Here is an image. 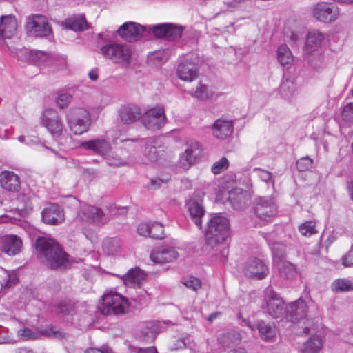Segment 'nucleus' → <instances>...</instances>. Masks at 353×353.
<instances>
[{
    "label": "nucleus",
    "instance_id": "44",
    "mask_svg": "<svg viewBox=\"0 0 353 353\" xmlns=\"http://www.w3.org/2000/svg\"><path fill=\"white\" fill-rule=\"evenodd\" d=\"M48 58V54L43 51L31 50L29 53V59L38 65L45 63Z\"/></svg>",
    "mask_w": 353,
    "mask_h": 353
},
{
    "label": "nucleus",
    "instance_id": "17",
    "mask_svg": "<svg viewBox=\"0 0 353 353\" xmlns=\"http://www.w3.org/2000/svg\"><path fill=\"white\" fill-rule=\"evenodd\" d=\"M146 27L139 23L128 21L124 23L117 30L118 34L128 42L135 41L143 36Z\"/></svg>",
    "mask_w": 353,
    "mask_h": 353
},
{
    "label": "nucleus",
    "instance_id": "38",
    "mask_svg": "<svg viewBox=\"0 0 353 353\" xmlns=\"http://www.w3.org/2000/svg\"><path fill=\"white\" fill-rule=\"evenodd\" d=\"M277 59L282 65H290L292 63L293 56L287 45L282 44L278 48Z\"/></svg>",
    "mask_w": 353,
    "mask_h": 353
},
{
    "label": "nucleus",
    "instance_id": "32",
    "mask_svg": "<svg viewBox=\"0 0 353 353\" xmlns=\"http://www.w3.org/2000/svg\"><path fill=\"white\" fill-rule=\"evenodd\" d=\"M324 38L323 34L317 30L309 32L306 37L305 51L307 53H312L318 50L321 47Z\"/></svg>",
    "mask_w": 353,
    "mask_h": 353
},
{
    "label": "nucleus",
    "instance_id": "7",
    "mask_svg": "<svg viewBox=\"0 0 353 353\" xmlns=\"http://www.w3.org/2000/svg\"><path fill=\"white\" fill-rule=\"evenodd\" d=\"M254 213L261 220L270 221L277 213V205L271 196H259L256 199Z\"/></svg>",
    "mask_w": 353,
    "mask_h": 353
},
{
    "label": "nucleus",
    "instance_id": "62",
    "mask_svg": "<svg viewBox=\"0 0 353 353\" xmlns=\"http://www.w3.org/2000/svg\"><path fill=\"white\" fill-rule=\"evenodd\" d=\"M89 78L92 81H96L98 79V70L97 69H92L88 73Z\"/></svg>",
    "mask_w": 353,
    "mask_h": 353
},
{
    "label": "nucleus",
    "instance_id": "55",
    "mask_svg": "<svg viewBox=\"0 0 353 353\" xmlns=\"http://www.w3.org/2000/svg\"><path fill=\"white\" fill-rule=\"evenodd\" d=\"M71 99L72 96L70 94L61 93L57 97L56 102L60 108H64L68 105Z\"/></svg>",
    "mask_w": 353,
    "mask_h": 353
},
{
    "label": "nucleus",
    "instance_id": "42",
    "mask_svg": "<svg viewBox=\"0 0 353 353\" xmlns=\"http://www.w3.org/2000/svg\"><path fill=\"white\" fill-rule=\"evenodd\" d=\"M39 334L42 336L52 339H63L65 336L64 332L55 327H48L41 329L39 331Z\"/></svg>",
    "mask_w": 353,
    "mask_h": 353
},
{
    "label": "nucleus",
    "instance_id": "5",
    "mask_svg": "<svg viewBox=\"0 0 353 353\" xmlns=\"http://www.w3.org/2000/svg\"><path fill=\"white\" fill-rule=\"evenodd\" d=\"M66 120L70 130L77 135L88 132L91 123L90 113L80 108L70 109L66 115Z\"/></svg>",
    "mask_w": 353,
    "mask_h": 353
},
{
    "label": "nucleus",
    "instance_id": "34",
    "mask_svg": "<svg viewBox=\"0 0 353 353\" xmlns=\"http://www.w3.org/2000/svg\"><path fill=\"white\" fill-rule=\"evenodd\" d=\"M296 90V88L292 79L289 78L283 79L279 87V93L283 98L285 99H290Z\"/></svg>",
    "mask_w": 353,
    "mask_h": 353
},
{
    "label": "nucleus",
    "instance_id": "22",
    "mask_svg": "<svg viewBox=\"0 0 353 353\" xmlns=\"http://www.w3.org/2000/svg\"><path fill=\"white\" fill-rule=\"evenodd\" d=\"M234 124L231 119L221 117L216 119L212 126L213 135L219 139H225L233 132Z\"/></svg>",
    "mask_w": 353,
    "mask_h": 353
},
{
    "label": "nucleus",
    "instance_id": "59",
    "mask_svg": "<svg viewBox=\"0 0 353 353\" xmlns=\"http://www.w3.org/2000/svg\"><path fill=\"white\" fill-rule=\"evenodd\" d=\"M168 179H162L160 178H156V179H150V183L148 185V187L150 189L156 190L160 188L161 184L162 183H168Z\"/></svg>",
    "mask_w": 353,
    "mask_h": 353
},
{
    "label": "nucleus",
    "instance_id": "24",
    "mask_svg": "<svg viewBox=\"0 0 353 353\" xmlns=\"http://www.w3.org/2000/svg\"><path fill=\"white\" fill-rule=\"evenodd\" d=\"M285 312L290 321L296 322L307 316V306L302 299H299L286 307Z\"/></svg>",
    "mask_w": 353,
    "mask_h": 353
},
{
    "label": "nucleus",
    "instance_id": "30",
    "mask_svg": "<svg viewBox=\"0 0 353 353\" xmlns=\"http://www.w3.org/2000/svg\"><path fill=\"white\" fill-rule=\"evenodd\" d=\"M141 109L136 105H125L119 110L120 119L125 124H130L135 122L141 117Z\"/></svg>",
    "mask_w": 353,
    "mask_h": 353
},
{
    "label": "nucleus",
    "instance_id": "16",
    "mask_svg": "<svg viewBox=\"0 0 353 353\" xmlns=\"http://www.w3.org/2000/svg\"><path fill=\"white\" fill-rule=\"evenodd\" d=\"M283 232L280 230H276L272 232L265 233L264 238L267 241L269 246L271 248L272 254L274 257L281 259L284 257L285 254V248L287 244H291L290 241L285 239L283 241H279L283 239Z\"/></svg>",
    "mask_w": 353,
    "mask_h": 353
},
{
    "label": "nucleus",
    "instance_id": "18",
    "mask_svg": "<svg viewBox=\"0 0 353 353\" xmlns=\"http://www.w3.org/2000/svg\"><path fill=\"white\" fill-rule=\"evenodd\" d=\"M201 153V146L198 142L188 143L183 153L180 155L179 166L185 170L194 165Z\"/></svg>",
    "mask_w": 353,
    "mask_h": 353
},
{
    "label": "nucleus",
    "instance_id": "4",
    "mask_svg": "<svg viewBox=\"0 0 353 353\" xmlns=\"http://www.w3.org/2000/svg\"><path fill=\"white\" fill-rule=\"evenodd\" d=\"M128 307L125 297L111 291L103 294L99 310L103 315L123 314L127 312Z\"/></svg>",
    "mask_w": 353,
    "mask_h": 353
},
{
    "label": "nucleus",
    "instance_id": "25",
    "mask_svg": "<svg viewBox=\"0 0 353 353\" xmlns=\"http://www.w3.org/2000/svg\"><path fill=\"white\" fill-rule=\"evenodd\" d=\"M17 21L13 14L2 15L0 17V38L10 39L17 32Z\"/></svg>",
    "mask_w": 353,
    "mask_h": 353
},
{
    "label": "nucleus",
    "instance_id": "2",
    "mask_svg": "<svg viewBox=\"0 0 353 353\" xmlns=\"http://www.w3.org/2000/svg\"><path fill=\"white\" fill-rule=\"evenodd\" d=\"M229 222L228 219L216 214L208 223L205 230V241L208 245L214 247L222 243L229 236Z\"/></svg>",
    "mask_w": 353,
    "mask_h": 353
},
{
    "label": "nucleus",
    "instance_id": "31",
    "mask_svg": "<svg viewBox=\"0 0 353 353\" xmlns=\"http://www.w3.org/2000/svg\"><path fill=\"white\" fill-rule=\"evenodd\" d=\"M145 277L144 272L138 268H132L126 274L120 276L125 285L134 288L139 286Z\"/></svg>",
    "mask_w": 353,
    "mask_h": 353
},
{
    "label": "nucleus",
    "instance_id": "28",
    "mask_svg": "<svg viewBox=\"0 0 353 353\" xmlns=\"http://www.w3.org/2000/svg\"><path fill=\"white\" fill-rule=\"evenodd\" d=\"M190 219L194 224L201 229L202 228L201 218L205 214V210L202 205L201 201L190 199L186 203Z\"/></svg>",
    "mask_w": 353,
    "mask_h": 353
},
{
    "label": "nucleus",
    "instance_id": "56",
    "mask_svg": "<svg viewBox=\"0 0 353 353\" xmlns=\"http://www.w3.org/2000/svg\"><path fill=\"white\" fill-rule=\"evenodd\" d=\"M150 223H140L137 227V232L139 235L147 237H150Z\"/></svg>",
    "mask_w": 353,
    "mask_h": 353
},
{
    "label": "nucleus",
    "instance_id": "20",
    "mask_svg": "<svg viewBox=\"0 0 353 353\" xmlns=\"http://www.w3.org/2000/svg\"><path fill=\"white\" fill-rule=\"evenodd\" d=\"M250 194L241 188H234L228 192V201L234 209L243 210L250 205Z\"/></svg>",
    "mask_w": 353,
    "mask_h": 353
},
{
    "label": "nucleus",
    "instance_id": "39",
    "mask_svg": "<svg viewBox=\"0 0 353 353\" xmlns=\"http://www.w3.org/2000/svg\"><path fill=\"white\" fill-rule=\"evenodd\" d=\"M322 342L319 336L310 337L303 345V353H316L321 347Z\"/></svg>",
    "mask_w": 353,
    "mask_h": 353
},
{
    "label": "nucleus",
    "instance_id": "35",
    "mask_svg": "<svg viewBox=\"0 0 353 353\" xmlns=\"http://www.w3.org/2000/svg\"><path fill=\"white\" fill-rule=\"evenodd\" d=\"M121 241L119 238H109L103 241V250L109 255L114 254L121 250Z\"/></svg>",
    "mask_w": 353,
    "mask_h": 353
},
{
    "label": "nucleus",
    "instance_id": "15",
    "mask_svg": "<svg viewBox=\"0 0 353 353\" xmlns=\"http://www.w3.org/2000/svg\"><path fill=\"white\" fill-rule=\"evenodd\" d=\"M243 271L248 277L262 279L268 275L269 269L267 264L261 259L250 257L245 262Z\"/></svg>",
    "mask_w": 353,
    "mask_h": 353
},
{
    "label": "nucleus",
    "instance_id": "33",
    "mask_svg": "<svg viewBox=\"0 0 353 353\" xmlns=\"http://www.w3.org/2000/svg\"><path fill=\"white\" fill-rule=\"evenodd\" d=\"M257 329L261 334V339L265 341H271L276 333V330L274 326L263 321L258 322Z\"/></svg>",
    "mask_w": 353,
    "mask_h": 353
},
{
    "label": "nucleus",
    "instance_id": "37",
    "mask_svg": "<svg viewBox=\"0 0 353 353\" xmlns=\"http://www.w3.org/2000/svg\"><path fill=\"white\" fill-rule=\"evenodd\" d=\"M331 288L335 292L353 291V281L346 278L338 279L332 283Z\"/></svg>",
    "mask_w": 353,
    "mask_h": 353
},
{
    "label": "nucleus",
    "instance_id": "57",
    "mask_svg": "<svg viewBox=\"0 0 353 353\" xmlns=\"http://www.w3.org/2000/svg\"><path fill=\"white\" fill-rule=\"evenodd\" d=\"M85 353H112V351L108 345H103L100 348H88L85 350Z\"/></svg>",
    "mask_w": 353,
    "mask_h": 353
},
{
    "label": "nucleus",
    "instance_id": "61",
    "mask_svg": "<svg viewBox=\"0 0 353 353\" xmlns=\"http://www.w3.org/2000/svg\"><path fill=\"white\" fill-rule=\"evenodd\" d=\"M230 336L231 334L229 333L223 334L222 336L218 338L219 342L225 347H229L230 345L226 342V340L230 339Z\"/></svg>",
    "mask_w": 353,
    "mask_h": 353
},
{
    "label": "nucleus",
    "instance_id": "53",
    "mask_svg": "<svg viewBox=\"0 0 353 353\" xmlns=\"http://www.w3.org/2000/svg\"><path fill=\"white\" fill-rule=\"evenodd\" d=\"M253 170L254 172H258V176L262 181L266 183H272V184H274V180L272 179L271 172L259 168H254Z\"/></svg>",
    "mask_w": 353,
    "mask_h": 353
},
{
    "label": "nucleus",
    "instance_id": "45",
    "mask_svg": "<svg viewBox=\"0 0 353 353\" xmlns=\"http://www.w3.org/2000/svg\"><path fill=\"white\" fill-rule=\"evenodd\" d=\"M150 237L155 239L164 238L163 225L158 222L150 223Z\"/></svg>",
    "mask_w": 353,
    "mask_h": 353
},
{
    "label": "nucleus",
    "instance_id": "11",
    "mask_svg": "<svg viewBox=\"0 0 353 353\" xmlns=\"http://www.w3.org/2000/svg\"><path fill=\"white\" fill-rule=\"evenodd\" d=\"M266 301L265 312L273 318L281 316L285 312L286 308L283 300L276 294L272 287H268L265 290Z\"/></svg>",
    "mask_w": 353,
    "mask_h": 353
},
{
    "label": "nucleus",
    "instance_id": "60",
    "mask_svg": "<svg viewBox=\"0 0 353 353\" xmlns=\"http://www.w3.org/2000/svg\"><path fill=\"white\" fill-rule=\"evenodd\" d=\"M137 353H158L156 347H139L137 349Z\"/></svg>",
    "mask_w": 353,
    "mask_h": 353
},
{
    "label": "nucleus",
    "instance_id": "49",
    "mask_svg": "<svg viewBox=\"0 0 353 353\" xmlns=\"http://www.w3.org/2000/svg\"><path fill=\"white\" fill-rule=\"evenodd\" d=\"M160 332V327L158 323H149L146 327L145 331L143 332L145 336L151 339H154L155 336Z\"/></svg>",
    "mask_w": 353,
    "mask_h": 353
},
{
    "label": "nucleus",
    "instance_id": "23",
    "mask_svg": "<svg viewBox=\"0 0 353 353\" xmlns=\"http://www.w3.org/2000/svg\"><path fill=\"white\" fill-rule=\"evenodd\" d=\"M120 141L121 143H129L128 145H130L131 143H137L139 146L143 147V152L150 161H155L157 158V151L154 145V139L152 137L140 140L132 139H121Z\"/></svg>",
    "mask_w": 353,
    "mask_h": 353
},
{
    "label": "nucleus",
    "instance_id": "6",
    "mask_svg": "<svg viewBox=\"0 0 353 353\" xmlns=\"http://www.w3.org/2000/svg\"><path fill=\"white\" fill-rule=\"evenodd\" d=\"M102 54L115 63L128 65L130 63L131 50L124 44L110 43L101 48Z\"/></svg>",
    "mask_w": 353,
    "mask_h": 353
},
{
    "label": "nucleus",
    "instance_id": "58",
    "mask_svg": "<svg viewBox=\"0 0 353 353\" xmlns=\"http://www.w3.org/2000/svg\"><path fill=\"white\" fill-rule=\"evenodd\" d=\"M343 265L345 267H353V250L351 249L342 258Z\"/></svg>",
    "mask_w": 353,
    "mask_h": 353
},
{
    "label": "nucleus",
    "instance_id": "9",
    "mask_svg": "<svg viewBox=\"0 0 353 353\" xmlns=\"http://www.w3.org/2000/svg\"><path fill=\"white\" fill-rule=\"evenodd\" d=\"M141 123L148 130L156 131L161 129L166 123V116L163 108H151L143 113Z\"/></svg>",
    "mask_w": 353,
    "mask_h": 353
},
{
    "label": "nucleus",
    "instance_id": "26",
    "mask_svg": "<svg viewBox=\"0 0 353 353\" xmlns=\"http://www.w3.org/2000/svg\"><path fill=\"white\" fill-rule=\"evenodd\" d=\"M22 240L17 235H6L1 238V250L10 256H14L21 252Z\"/></svg>",
    "mask_w": 353,
    "mask_h": 353
},
{
    "label": "nucleus",
    "instance_id": "8",
    "mask_svg": "<svg viewBox=\"0 0 353 353\" xmlns=\"http://www.w3.org/2000/svg\"><path fill=\"white\" fill-rule=\"evenodd\" d=\"M41 123L53 137H59L62 134L63 124L57 110L52 108L44 110Z\"/></svg>",
    "mask_w": 353,
    "mask_h": 353
},
{
    "label": "nucleus",
    "instance_id": "54",
    "mask_svg": "<svg viewBox=\"0 0 353 353\" xmlns=\"http://www.w3.org/2000/svg\"><path fill=\"white\" fill-rule=\"evenodd\" d=\"M342 118L344 121L347 122L353 121V103H348L343 107Z\"/></svg>",
    "mask_w": 353,
    "mask_h": 353
},
{
    "label": "nucleus",
    "instance_id": "51",
    "mask_svg": "<svg viewBox=\"0 0 353 353\" xmlns=\"http://www.w3.org/2000/svg\"><path fill=\"white\" fill-rule=\"evenodd\" d=\"M38 333H35L30 328L24 327L19 329L17 335L23 340L36 339L38 337Z\"/></svg>",
    "mask_w": 353,
    "mask_h": 353
},
{
    "label": "nucleus",
    "instance_id": "27",
    "mask_svg": "<svg viewBox=\"0 0 353 353\" xmlns=\"http://www.w3.org/2000/svg\"><path fill=\"white\" fill-rule=\"evenodd\" d=\"M19 176L12 171H3L0 173V185L9 192H17L20 188Z\"/></svg>",
    "mask_w": 353,
    "mask_h": 353
},
{
    "label": "nucleus",
    "instance_id": "36",
    "mask_svg": "<svg viewBox=\"0 0 353 353\" xmlns=\"http://www.w3.org/2000/svg\"><path fill=\"white\" fill-rule=\"evenodd\" d=\"M279 272L280 276L287 279H292L296 276V269L294 264L288 261H281L279 264Z\"/></svg>",
    "mask_w": 353,
    "mask_h": 353
},
{
    "label": "nucleus",
    "instance_id": "13",
    "mask_svg": "<svg viewBox=\"0 0 353 353\" xmlns=\"http://www.w3.org/2000/svg\"><path fill=\"white\" fill-rule=\"evenodd\" d=\"M199 58L195 54L188 55L178 65L177 74L180 79L192 81L198 77Z\"/></svg>",
    "mask_w": 353,
    "mask_h": 353
},
{
    "label": "nucleus",
    "instance_id": "64",
    "mask_svg": "<svg viewBox=\"0 0 353 353\" xmlns=\"http://www.w3.org/2000/svg\"><path fill=\"white\" fill-rule=\"evenodd\" d=\"M228 353H248L246 350L243 347H237L229 351Z\"/></svg>",
    "mask_w": 353,
    "mask_h": 353
},
{
    "label": "nucleus",
    "instance_id": "29",
    "mask_svg": "<svg viewBox=\"0 0 353 353\" xmlns=\"http://www.w3.org/2000/svg\"><path fill=\"white\" fill-rule=\"evenodd\" d=\"M81 146L100 155H106L111 150V145L103 139H96L82 143Z\"/></svg>",
    "mask_w": 353,
    "mask_h": 353
},
{
    "label": "nucleus",
    "instance_id": "10",
    "mask_svg": "<svg viewBox=\"0 0 353 353\" xmlns=\"http://www.w3.org/2000/svg\"><path fill=\"white\" fill-rule=\"evenodd\" d=\"M148 28L156 38L165 39L168 41L177 40L183 32L182 26L170 23L150 26Z\"/></svg>",
    "mask_w": 353,
    "mask_h": 353
},
{
    "label": "nucleus",
    "instance_id": "1",
    "mask_svg": "<svg viewBox=\"0 0 353 353\" xmlns=\"http://www.w3.org/2000/svg\"><path fill=\"white\" fill-rule=\"evenodd\" d=\"M39 257L51 269H57L68 261V255L52 238L39 236L35 243Z\"/></svg>",
    "mask_w": 353,
    "mask_h": 353
},
{
    "label": "nucleus",
    "instance_id": "47",
    "mask_svg": "<svg viewBox=\"0 0 353 353\" xmlns=\"http://www.w3.org/2000/svg\"><path fill=\"white\" fill-rule=\"evenodd\" d=\"M229 166V161L225 157H222L219 161L213 163L211 171L214 174H218L225 170Z\"/></svg>",
    "mask_w": 353,
    "mask_h": 353
},
{
    "label": "nucleus",
    "instance_id": "63",
    "mask_svg": "<svg viewBox=\"0 0 353 353\" xmlns=\"http://www.w3.org/2000/svg\"><path fill=\"white\" fill-rule=\"evenodd\" d=\"M347 190L350 194V198L353 201V181H351L347 183Z\"/></svg>",
    "mask_w": 353,
    "mask_h": 353
},
{
    "label": "nucleus",
    "instance_id": "3",
    "mask_svg": "<svg viewBox=\"0 0 353 353\" xmlns=\"http://www.w3.org/2000/svg\"><path fill=\"white\" fill-rule=\"evenodd\" d=\"M24 30L30 37L48 38L52 32L46 17L39 14H32L25 18Z\"/></svg>",
    "mask_w": 353,
    "mask_h": 353
},
{
    "label": "nucleus",
    "instance_id": "50",
    "mask_svg": "<svg viewBox=\"0 0 353 353\" xmlns=\"http://www.w3.org/2000/svg\"><path fill=\"white\" fill-rule=\"evenodd\" d=\"M312 163L313 160L309 157H303L296 161V168L299 171L303 172L311 168Z\"/></svg>",
    "mask_w": 353,
    "mask_h": 353
},
{
    "label": "nucleus",
    "instance_id": "21",
    "mask_svg": "<svg viewBox=\"0 0 353 353\" xmlns=\"http://www.w3.org/2000/svg\"><path fill=\"white\" fill-rule=\"evenodd\" d=\"M179 257L177 250L172 247H159L152 250L150 258L155 263H170Z\"/></svg>",
    "mask_w": 353,
    "mask_h": 353
},
{
    "label": "nucleus",
    "instance_id": "52",
    "mask_svg": "<svg viewBox=\"0 0 353 353\" xmlns=\"http://www.w3.org/2000/svg\"><path fill=\"white\" fill-rule=\"evenodd\" d=\"M210 92L206 85L200 83L194 92V96L198 99H205L210 96Z\"/></svg>",
    "mask_w": 353,
    "mask_h": 353
},
{
    "label": "nucleus",
    "instance_id": "48",
    "mask_svg": "<svg viewBox=\"0 0 353 353\" xmlns=\"http://www.w3.org/2000/svg\"><path fill=\"white\" fill-rule=\"evenodd\" d=\"M182 283L188 288L191 289L192 290L195 292H196L197 290L201 288V281L199 279L194 276L183 278L182 280Z\"/></svg>",
    "mask_w": 353,
    "mask_h": 353
},
{
    "label": "nucleus",
    "instance_id": "14",
    "mask_svg": "<svg viewBox=\"0 0 353 353\" xmlns=\"http://www.w3.org/2000/svg\"><path fill=\"white\" fill-rule=\"evenodd\" d=\"M312 14L319 21L332 23L338 18L339 10L338 7L332 3L320 2L314 6Z\"/></svg>",
    "mask_w": 353,
    "mask_h": 353
},
{
    "label": "nucleus",
    "instance_id": "40",
    "mask_svg": "<svg viewBox=\"0 0 353 353\" xmlns=\"http://www.w3.org/2000/svg\"><path fill=\"white\" fill-rule=\"evenodd\" d=\"M68 23L69 28L74 31H81L88 28V23L83 15L70 18Z\"/></svg>",
    "mask_w": 353,
    "mask_h": 353
},
{
    "label": "nucleus",
    "instance_id": "19",
    "mask_svg": "<svg viewBox=\"0 0 353 353\" xmlns=\"http://www.w3.org/2000/svg\"><path fill=\"white\" fill-rule=\"evenodd\" d=\"M42 221L49 225H59L64 221L63 209L57 204L50 203L41 212Z\"/></svg>",
    "mask_w": 353,
    "mask_h": 353
},
{
    "label": "nucleus",
    "instance_id": "43",
    "mask_svg": "<svg viewBox=\"0 0 353 353\" xmlns=\"http://www.w3.org/2000/svg\"><path fill=\"white\" fill-rule=\"evenodd\" d=\"M4 275L1 276V284L6 288H10L12 285L17 283L19 279L17 274L15 272H9L8 271H5L3 272Z\"/></svg>",
    "mask_w": 353,
    "mask_h": 353
},
{
    "label": "nucleus",
    "instance_id": "12",
    "mask_svg": "<svg viewBox=\"0 0 353 353\" xmlns=\"http://www.w3.org/2000/svg\"><path fill=\"white\" fill-rule=\"evenodd\" d=\"M77 219L83 222L103 225L107 223L108 219L103 210L96 206L84 205L81 207Z\"/></svg>",
    "mask_w": 353,
    "mask_h": 353
},
{
    "label": "nucleus",
    "instance_id": "46",
    "mask_svg": "<svg viewBox=\"0 0 353 353\" xmlns=\"http://www.w3.org/2000/svg\"><path fill=\"white\" fill-rule=\"evenodd\" d=\"M299 230L300 233L305 236H310L311 235L317 233L315 223L312 221H306L302 223L299 226Z\"/></svg>",
    "mask_w": 353,
    "mask_h": 353
},
{
    "label": "nucleus",
    "instance_id": "41",
    "mask_svg": "<svg viewBox=\"0 0 353 353\" xmlns=\"http://www.w3.org/2000/svg\"><path fill=\"white\" fill-rule=\"evenodd\" d=\"M17 201L19 203L17 209L24 210L28 212L32 209V204L30 200V196L25 193H20L17 198Z\"/></svg>",
    "mask_w": 353,
    "mask_h": 353
}]
</instances>
